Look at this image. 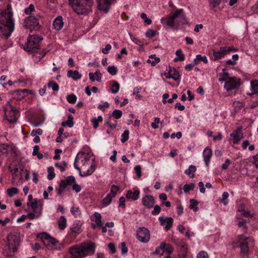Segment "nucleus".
<instances>
[{"label":"nucleus","mask_w":258,"mask_h":258,"mask_svg":"<svg viewBox=\"0 0 258 258\" xmlns=\"http://www.w3.org/2000/svg\"><path fill=\"white\" fill-rule=\"evenodd\" d=\"M157 31H154L152 29H149L146 33V36L148 38H151L154 37L156 35H157Z\"/></svg>","instance_id":"obj_51"},{"label":"nucleus","mask_w":258,"mask_h":258,"mask_svg":"<svg viewBox=\"0 0 258 258\" xmlns=\"http://www.w3.org/2000/svg\"><path fill=\"white\" fill-rule=\"evenodd\" d=\"M159 220L160 221L161 225H163L165 222L167 223V225L165 227L166 231H168L172 226L173 219L171 217H167L164 219L162 217H159Z\"/></svg>","instance_id":"obj_18"},{"label":"nucleus","mask_w":258,"mask_h":258,"mask_svg":"<svg viewBox=\"0 0 258 258\" xmlns=\"http://www.w3.org/2000/svg\"><path fill=\"white\" fill-rule=\"evenodd\" d=\"M79 154L76 156V157L75 158V163L74 164V167L79 171V174L81 176H86L91 175L94 172V171L95 170V165H90L89 169L86 170L85 167L87 166V164H88L87 163L84 164L83 166V173H82L80 168L79 167H78L76 164V162L78 161V158L79 157Z\"/></svg>","instance_id":"obj_8"},{"label":"nucleus","mask_w":258,"mask_h":258,"mask_svg":"<svg viewBox=\"0 0 258 258\" xmlns=\"http://www.w3.org/2000/svg\"><path fill=\"white\" fill-rule=\"evenodd\" d=\"M33 11H34V6L33 4H30L29 7L25 9V13L27 15H29Z\"/></svg>","instance_id":"obj_56"},{"label":"nucleus","mask_w":258,"mask_h":258,"mask_svg":"<svg viewBox=\"0 0 258 258\" xmlns=\"http://www.w3.org/2000/svg\"><path fill=\"white\" fill-rule=\"evenodd\" d=\"M200 61H202L205 63L208 62V59L206 56H202L201 55L198 54L196 56V58L194 59V62L195 65H197Z\"/></svg>","instance_id":"obj_32"},{"label":"nucleus","mask_w":258,"mask_h":258,"mask_svg":"<svg viewBox=\"0 0 258 258\" xmlns=\"http://www.w3.org/2000/svg\"><path fill=\"white\" fill-rule=\"evenodd\" d=\"M67 99L69 103H75L77 100V97L74 94H72L67 96Z\"/></svg>","instance_id":"obj_49"},{"label":"nucleus","mask_w":258,"mask_h":258,"mask_svg":"<svg viewBox=\"0 0 258 258\" xmlns=\"http://www.w3.org/2000/svg\"><path fill=\"white\" fill-rule=\"evenodd\" d=\"M75 178L73 175L68 176L65 180H61L59 183V187L57 189V194L59 196H61L68 185H70L75 183Z\"/></svg>","instance_id":"obj_9"},{"label":"nucleus","mask_w":258,"mask_h":258,"mask_svg":"<svg viewBox=\"0 0 258 258\" xmlns=\"http://www.w3.org/2000/svg\"><path fill=\"white\" fill-rule=\"evenodd\" d=\"M47 86L49 88L51 87L52 89L54 91H57L59 89V86L58 84L53 81L49 82L47 84Z\"/></svg>","instance_id":"obj_46"},{"label":"nucleus","mask_w":258,"mask_h":258,"mask_svg":"<svg viewBox=\"0 0 258 258\" xmlns=\"http://www.w3.org/2000/svg\"><path fill=\"white\" fill-rule=\"evenodd\" d=\"M42 39V37L37 35H29L25 49L29 52H37L40 49V44Z\"/></svg>","instance_id":"obj_3"},{"label":"nucleus","mask_w":258,"mask_h":258,"mask_svg":"<svg viewBox=\"0 0 258 258\" xmlns=\"http://www.w3.org/2000/svg\"><path fill=\"white\" fill-rule=\"evenodd\" d=\"M137 237L142 242H148L150 238L149 231L145 227H140L137 231Z\"/></svg>","instance_id":"obj_7"},{"label":"nucleus","mask_w":258,"mask_h":258,"mask_svg":"<svg viewBox=\"0 0 258 258\" xmlns=\"http://www.w3.org/2000/svg\"><path fill=\"white\" fill-rule=\"evenodd\" d=\"M223 47H221L218 51H214L213 56L214 57L213 60L214 61L217 60L223 57L226 54L225 51L224 49H222Z\"/></svg>","instance_id":"obj_26"},{"label":"nucleus","mask_w":258,"mask_h":258,"mask_svg":"<svg viewBox=\"0 0 258 258\" xmlns=\"http://www.w3.org/2000/svg\"><path fill=\"white\" fill-rule=\"evenodd\" d=\"M186 22V16L182 9L176 11L166 18V24L171 27H178Z\"/></svg>","instance_id":"obj_2"},{"label":"nucleus","mask_w":258,"mask_h":258,"mask_svg":"<svg viewBox=\"0 0 258 258\" xmlns=\"http://www.w3.org/2000/svg\"><path fill=\"white\" fill-rule=\"evenodd\" d=\"M107 71L110 75L114 76L117 74V69L114 66H109L107 68Z\"/></svg>","instance_id":"obj_50"},{"label":"nucleus","mask_w":258,"mask_h":258,"mask_svg":"<svg viewBox=\"0 0 258 258\" xmlns=\"http://www.w3.org/2000/svg\"><path fill=\"white\" fill-rule=\"evenodd\" d=\"M130 132L128 130H125L121 135L122 138L121 139V142L122 143L126 142L129 138Z\"/></svg>","instance_id":"obj_42"},{"label":"nucleus","mask_w":258,"mask_h":258,"mask_svg":"<svg viewBox=\"0 0 258 258\" xmlns=\"http://www.w3.org/2000/svg\"><path fill=\"white\" fill-rule=\"evenodd\" d=\"M112 197L111 196H110V195H107L105 198H104L102 200V204L104 206H107L109 205L111 201Z\"/></svg>","instance_id":"obj_40"},{"label":"nucleus","mask_w":258,"mask_h":258,"mask_svg":"<svg viewBox=\"0 0 258 258\" xmlns=\"http://www.w3.org/2000/svg\"><path fill=\"white\" fill-rule=\"evenodd\" d=\"M119 207L124 209L125 208V199L123 197H121L119 199Z\"/></svg>","instance_id":"obj_57"},{"label":"nucleus","mask_w":258,"mask_h":258,"mask_svg":"<svg viewBox=\"0 0 258 258\" xmlns=\"http://www.w3.org/2000/svg\"><path fill=\"white\" fill-rule=\"evenodd\" d=\"M7 240L9 241V248H12L13 252L17 251V246L19 244L20 239L18 236L10 234L7 236Z\"/></svg>","instance_id":"obj_11"},{"label":"nucleus","mask_w":258,"mask_h":258,"mask_svg":"<svg viewBox=\"0 0 258 258\" xmlns=\"http://www.w3.org/2000/svg\"><path fill=\"white\" fill-rule=\"evenodd\" d=\"M73 119V116L71 114H69L68 115V120L66 121L62 122L61 125L62 126L68 125L70 127H73L74 125Z\"/></svg>","instance_id":"obj_29"},{"label":"nucleus","mask_w":258,"mask_h":258,"mask_svg":"<svg viewBox=\"0 0 258 258\" xmlns=\"http://www.w3.org/2000/svg\"><path fill=\"white\" fill-rule=\"evenodd\" d=\"M251 87L252 95L258 93V82L257 81L251 83Z\"/></svg>","instance_id":"obj_44"},{"label":"nucleus","mask_w":258,"mask_h":258,"mask_svg":"<svg viewBox=\"0 0 258 258\" xmlns=\"http://www.w3.org/2000/svg\"><path fill=\"white\" fill-rule=\"evenodd\" d=\"M140 191L139 189L135 190L133 192L131 190H128L126 192V198L130 200L136 201L139 199Z\"/></svg>","instance_id":"obj_24"},{"label":"nucleus","mask_w":258,"mask_h":258,"mask_svg":"<svg viewBox=\"0 0 258 258\" xmlns=\"http://www.w3.org/2000/svg\"><path fill=\"white\" fill-rule=\"evenodd\" d=\"M249 107L251 109L258 106V100L256 99L255 101L251 100L249 103Z\"/></svg>","instance_id":"obj_63"},{"label":"nucleus","mask_w":258,"mask_h":258,"mask_svg":"<svg viewBox=\"0 0 258 258\" xmlns=\"http://www.w3.org/2000/svg\"><path fill=\"white\" fill-rule=\"evenodd\" d=\"M42 209V204H40V209L38 210V212H34V213H30L26 215V218H29L30 219H33L35 217L38 218L41 215Z\"/></svg>","instance_id":"obj_27"},{"label":"nucleus","mask_w":258,"mask_h":258,"mask_svg":"<svg viewBox=\"0 0 258 258\" xmlns=\"http://www.w3.org/2000/svg\"><path fill=\"white\" fill-rule=\"evenodd\" d=\"M119 87V83L116 81L114 82L112 85L111 92L114 94L116 93L118 91Z\"/></svg>","instance_id":"obj_47"},{"label":"nucleus","mask_w":258,"mask_h":258,"mask_svg":"<svg viewBox=\"0 0 258 258\" xmlns=\"http://www.w3.org/2000/svg\"><path fill=\"white\" fill-rule=\"evenodd\" d=\"M230 136L233 138V143L234 144L238 143L243 137L241 128L238 127L236 130L233 131L230 134Z\"/></svg>","instance_id":"obj_17"},{"label":"nucleus","mask_w":258,"mask_h":258,"mask_svg":"<svg viewBox=\"0 0 258 258\" xmlns=\"http://www.w3.org/2000/svg\"><path fill=\"white\" fill-rule=\"evenodd\" d=\"M40 204H42V203L36 199H34L31 202H28L27 203L28 207H31L33 212H38Z\"/></svg>","instance_id":"obj_22"},{"label":"nucleus","mask_w":258,"mask_h":258,"mask_svg":"<svg viewBox=\"0 0 258 258\" xmlns=\"http://www.w3.org/2000/svg\"><path fill=\"white\" fill-rule=\"evenodd\" d=\"M196 167L194 165H191L189 166L188 168L185 171V173L188 175L190 178L195 177L194 172L196 171Z\"/></svg>","instance_id":"obj_30"},{"label":"nucleus","mask_w":258,"mask_h":258,"mask_svg":"<svg viewBox=\"0 0 258 258\" xmlns=\"http://www.w3.org/2000/svg\"><path fill=\"white\" fill-rule=\"evenodd\" d=\"M142 201L143 205L148 209H150L153 207L155 203L154 198L151 195L145 196L143 198Z\"/></svg>","instance_id":"obj_16"},{"label":"nucleus","mask_w":258,"mask_h":258,"mask_svg":"<svg viewBox=\"0 0 258 258\" xmlns=\"http://www.w3.org/2000/svg\"><path fill=\"white\" fill-rule=\"evenodd\" d=\"M190 205L189 208L193 209L194 211L197 212L199 210V208L197 207L198 202L195 199H191L189 201Z\"/></svg>","instance_id":"obj_36"},{"label":"nucleus","mask_w":258,"mask_h":258,"mask_svg":"<svg viewBox=\"0 0 258 258\" xmlns=\"http://www.w3.org/2000/svg\"><path fill=\"white\" fill-rule=\"evenodd\" d=\"M112 116L110 115L106 121V124L112 130H114L117 126V121L115 120V123H112L111 121Z\"/></svg>","instance_id":"obj_35"},{"label":"nucleus","mask_w":258,"mask_h":258,"mask_svg":"<svg viewBox=\"0 0 258 258\" xmlns=\"http://www.w3.org/2000/svg\"><path fill=\"white\" fill-rule=\"evenodd\" d=\"M81 250H82V253L84 256L87 254L89 251L93 253L95 251L96 245L95 243L91 242L90 244L84 243L79 246Z\"/></svg>","instance_id":"obj_15"},{"label":"nucleus","mask_w":258,"mask_h":258,"mask_svg":"<svg viewBox=\"0 0 258 258\" xmlns=\"http://www.w3.org/2000/svg\"><path fill=\"white\" fill-rule=\"evenodd\" d=\"M203 157L206 166L209 167L210 159L212 155V151L211 148L207 147L203 151Z\"/></svg>","instance_id":"obj_20"},{"label":"nucleus","mask_w":258,"mask_h":258,"mask_svg":"<svg viewBox=\"0 0 258 258\" xmlns=\"http://www.w3.org/2000/svg\"><path fill=\"white\" fill-rule=\"evenodd\" d=\"M160 59L159 57H155L154 60H152L151 59H148L147 62L148 63H151L152 66H155L157 63L159 62Z\"/></svg>","instance_id":"obj_54"},{"label":"nucleus","mask_w":258,"mask_h":258,"mask_svg":"<svg viewBox=\"0 0 258 258\" xmlns=\"http://www.w3.org/2000/svg\"><path fill=\"white\" fill-rule=\"evenodd\" d=\"M176 55L177 57H179V60L183 61L184 60V55L181 49H178L176 51Z\"/></svg>","instance_id":"obj_52"},{"label":"nucleus","mask_w":258,"mask_h":258,"mask_svg":"<svg viewBox=\"0 0 258 258\" xmlns=\"http://www.w3.org/2000/svg\"><path fill=\"white\" fill-rule=\"evenodd\" d=\"M67 225V219L64 216H62L60 217L58 221V225L59 228L63 230L66 227Z\"/></svg>","instance_id":"obj_31"},{"label":"nucleus","mask_w":258,"mask_h":258,"mask_svg":"<svg viewBox=\"0 0 258 258\" xmlns=\"http://www.w3.org/2000/svg\"><path fill=\"white\" fill-rule=\"evenodd\" d=\"M168 73L170 74V75L167 76V78H172L174 81H177L180 78V75L179 72L175 68H172L169 66L168 69Z\"/></svg>","instance_id":"obj_21"},{"label":"nucleus","mask_w":258,"mask_h":258,"mask_svg":"<svg viewBox=\"0 0 258 258\" xmlns=\"http://www.w3.org/2000/svg\"><path fill=\"white\" fill-rule=\"evenodd\" d=\"M41 239L44 244L50 248L56 246L59 243L58 240L46 233L41 234Z\"/></svg>","instance_id":"obj_10"},{"label":"nucleus","mask_w":258,"mask_h":258,"mask_svg":"<svg viewBox=\"0 0 258 258\" xmlns=\"http://www.w3.org/2000/svg\"><path fill=\"white\" fill-rule=\"evenodd\" d=\"M119 190V187L114 184L112 185L111 187V190L110 193L108 195L111 196L113 198L115 196L117 191Z\"/></svg>","instance_id":"obj_41"},{"label":"nucleus","mask_w":258,"mask_h":258,"mask_svg":"<svg viewBox=\"0 0 258 258\" xmlns=\"http://www.w3.org/2000/svg\"><path fill=\"white\" fill-rule=\"evenodd\" d=\"M228 196L229 194L227 192H224L222 195V198L220 200V202L223 203L224 205H227L228 203L227 200Z\"/></svg>","instance_id":"obj_48"},{"label":"nucleus","mask_w":258,"mask_h":258,"mask_svg":"<svg viewBox=\"0 0 258 258\" xmlns=\"http://www.w3.org/2000/svg\"><path fill=\"white\" fill-rule=\"evenodd\" d=\"M115 0H97L98 8L99 10L108 13L110 6Z\"/></svg>","instance_id":"obj_13"},{"label":"nucleus","mask_w":258,"mask_h":258,"mask_svg":"<svg viewBox=\"0 0 258 258\" xmlns=\"http://www.w3.org/2000/svg\"><path fill=\"white\" fill-rule=\"evenodd\" d=\"M12 149V147L7 144H1L0 145V152L3 154H7L9 150Z\"/></svg>","instance_id":"obj_34"},{"label":"nucleus","mask_w":258,"mask_h":258,"mask_svg":"<svg viewBox=\"0 0 258 258\" xmlns=\"http://www.w3.org/2000/svg\"><path fill=\"white\" fill-rule=\"evenodd\" d=\"M47 172H48L47 178L49 180H52L55 176V174L54 172L53 168L52 167H48V169H47Z\"/></svg>","instance_id":"obj_38"},{"label":"nucleus","mask_w":258,"mask_h":258,"mask_svg":"<svg viewBox=\"0 0 258 258\" xmlns=\"http://www.w3.org/2000/svg\"><path fill=\"white\" fill-rule=\"evenodd\" d=\"M7 193L10 197H12L18 193V189L16 187H11L8 189Z\"/></svg>","instance_id":"obj_43"},{"label":"nucleus","mask_w":258,"mask_h":258,"mask_svg":"<svg viewBox=\"0 0 258 258\" xmlns=\"http://www.w3.org/2000/svg\"><path fill=\"white\" fill-rule=\"evenodd\" d=\"M122 114V111L118 109L114 110L112 113V116L117 119L121 118Z\"/></svg>","instance_id":"obj_45"},{"label":"nucleus","mask_w":258,"mask_h":258,"mask_svg":"<svg viewBox=\"0 0 258 258\" xmlns=\"http://www.w3.org/2000/svg\"><path fill=\"white\" fill-rule=\"evenodd\" d=\"M68 76L72 78L74 80H78L81 78L82 75L78 71L69 70L68 71Z\"/></svg>","instance_id":"obj_25"},{"label":"nucleus","mask_w":258,"mask_h":258,"mask_svg":"<svg viewBox=\"0 0 258 258\" xmlns=\"http://www.w3.org/2000/svg\"><path fill=\"white\" fill-rule=\"evenodd\" d=\"M233 105L235 108H238V109H240L243 106V103L236 101L233 103Z\"/></svg>","instance_id":"obj_61"},{"label":"nucleus","mask_w":258,"mask_h":258,"mask_svg":"<svg viewBox=\"0 0 258 258\" xmlns=\"http://www.w3.org/2000/svg\"><path fill=\"white\" fill-rule=\"evenodd\" d=\"M197 258H209L208 254L205 251H200L197 255Z\"/></svg>","instance_id":"obj_59"},{"label":"nucleus","mask_w":258,"mask_h":258,"mask_svg":"<svg viewBox=\"0 0 258 258\" xmlns=\"http://www.w3.org/2000/svg\"><path fill=\"white\" fill-rule=\"evenodd\" d=\"M120 248H121V252L122 254H124L127 252L128 249L125 246V242H123L121 243Z\"/></svg>","instance_id":"obj_58"},{"label":"nucleus","mask_w":258,"mask_h":258,"mask_svg":"<svg viewBox=\"0 0 258 258\" xmlns=\"http://www.w3.org/2000/svg\"><path fill=\"white\" fill-rule=\"evenodd\" d=\"M160 122V118L158 117H156L154 120V122L151 123V126L154 128H157L158 127V123Z\"/></svg>","instance_id":"obj_62"},{"label":"nucleus","mask_w":258,"mask_h":258,"mask_svg":"<svg viewBox=\"0 0 258 258\" xmlns=\"http://www.w3.org/2000/svg\"><path fill=\"white\" fill-rule=\"evenodd\" d=\"M81 225L78 221L75 222L71 228L72 231L74 232H79L81 229Z\"/></svg>","instance_id":"obj_37"},{"label":"nucleus","mask_w":258,"mask_h":258,"mask_svg":"<svg viewBox=\"0 0 258 258\" xmlns=\"http://www.w3.org/2000/svg\"><path fill=\"white\" fill-rule=\"evenodd\" d=\"M87 2V5L90 7L92 6L91 0H69L70 5L74 11L78 15L87 14L88 9L85 7L84 4Z\"/></svg>","instance_id":"obj_4"},{"label":"nucleus","mask_w":258,"mask_h":258,"mask_svg":"<svg viewBox=\"0 0 258 258\" xmlns=\"http://www.w3.org/2000/svg\"><path fill=\"white\" fill-rule=\"evenodd\" d=\"M160 248L163 250V251H166L168 254H171L173 252V248L172 247L168 244H166L164 242H162Z\"/></svg>","instance_id":"obj_28"},{"label":"nucleus","mask_w":258,"mask_h":258,"mask_svg":"<svg viewBox=\"0 0 258 258\" xmlns=\"http://www.w3.org/2000/svg\"><path fill=\"white\" fill-rule=\"evenodd\" d=\"M139 89L138 87H136L134 89L133 94L136 95V98L140 99L141 98V95L139 94Z\"/></svg>","instance_id":"obj_60"},{"label":"nucleus","mask_w":258,"mask_h":258,"mask_svg":"<svg viewBox=\"0 0 258 258\" xmlns=\"http://www.w3.org/2000/svg\"><path fill=\"white\" fill-rule=\"evenodd\" d=\"M230 164L231 161L229 159H227L225 163L222 165V168L224 170L227 169Z\"/></svg>","instance_id":"obj_64"},{"label":"nucleus","mask_w":258,"mask_h":258,"mask_svg":"<svg viewBox=\"0 0 258 258\" xmlns=\"http://www.w3.org/2000/svg\"><path fill=\"white\" fill-rule=\"evenodd\" d=\"M63 26V18L61 16L56 17L53 23L54 29L56 31L61 30Z\"/></svg>","instance_id":"obj_23"},{"label":"nucleus","mask_w":258,"mask_h":258,"mask_svg":"<svg viewBox=\"0 0 258 258\" xmlns=\"http://www.w3.org/2000/svg\"><path fill=\"white\" fill-rule=\"evenodd\" d=\"M4 111L7 119L10 122H15L17 121L16 114L18 113V111L16 109L7 110L5 108Z\"/></svg>","instance_id":"obj_14"},{"label":"nucleus","mask_w":258,"mask_h":258,"mask_svg":"<svg viewBox=\"0 0 258 258\" xmlns=\"http://www.w3.org/2000/svg\"><path fill=\"white\" fill-rule=\"evenodd\" d=\"M248 240V238L241 235L238 241L239 243L238 246L240 248L241 250L240 254L242 257L247 256V253L249 251Z\"/></svg>","instance_id":"obj_6"},{"label":"nucleus","mask_w":258,"mask_h":258,"mask_svg":"<svg viewBox=\"0 0 258 258\" xmlns=\"http://www.w3.org/2000/svg\"><path fill=\"white\" fill-rule=\"evenodd\" d=\"M82 250L78 246L72 247L70 248V251L72 258H79L84 256L82 253Z\"/></svg>","instance_id":"obj_19"},{"label":"nucleus","mask_w":258,"mask_h":258,"mask_svg":"<svg viewBox=\"0 0 258 258\" xmlns=\"http://www.w3.org/2000/svg\"><path fill=\"white\" fill-rule=\"evenodd\" d=\"M13 14L0 12V30L6 38H8L14 29V23L12 19Z\"/></svg>","instance_id":"obj_1"},{"label":"nucleus","mask_w":258,"mask_h":258,"mask_svg":"<svg viewBox=\"0 0 258 258\" xmlns=\"http://www.w3.org/2000/svg\"><path fill=\"white\" fill-rule=\"evenodd\" d=\"M38 18H40L39 15L36 16H30L25 19V26L31 32L33 30H38L41 26L38 21Z\"/></svg>","instance_id":"obj_5"},{"label":"nucleus","mask_w":258,"mask_h":258,"mask_svg":"<svg viewBox=\"0 0 258 258\" xmlns=\"http://www.w3.org/2000/svg\"><path fill=\"white\" fill-rule=\"evenodd\" d=\"M240 84V79L235 80L234 77H228L225 83L224 88L227 91L234 90Z\"/></svg>","instance_id":"obj_12"},{"label":"nucleus","mask_w":258,"mask_h":258,"mask_svg":"<svg viewBox=\"0 0 258 258\" xmlns=\"http://www.w3.org/2000/svg\"><path fill=\"white\" fill-rule=\"evenodd\" d=\"M227 0H210V6L212 8H215L218 6L221 2H226Z\"/></svg>","instance_id":"obj_39"},{"label":"nucleus","mask_w":258,"mask_h":258,"mask_svg":"<svg viewBox=\"0 0 258 258\" xmlns=\"http://www.w3.org/2000/svg\"><path fill=\"white\" fill-rule=\"evenodd\" d=\"M94 217L95 218V222L98 227H102L103 224L101 221V215L95 212L94 214Z\"/></svg>","instance_id":"obj_33"},{"label":"nucleus","mask_w":258,"mask_h":258,"mask_svg":"<svg viewBox=\"0 0 258 258\" xmlns=\"http://www.w3.org/2000/svg\"><path fill=\"white\" fill-rule=\"evenodd\" d=\"M134 169L138 178H140L142 176L141 166L140 165H137L135 167Z\"/></svg>","instance_id":"obj_53"},{"label":"nucleus","mask_w":258,"mask_h":258,"mask_svg":"<svg viewBox=\"0 0 258 258\" xmlns=\"http://www.w3.org/2000/svg\"><path fill=\"white\" fill-rule=\"evenodd\" d=\"M161 211V208L159 205H155L154 210L152 211V214L153 215H158Z\"/></svg>","instance_id":"obj_55"}]
</instances>
